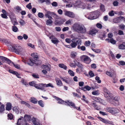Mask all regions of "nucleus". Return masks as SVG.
<instances>
[{
  "mask_svg": "<svg viewBox=\"0 0 125 125\" xmlns=\"http://www.w3.org/2000/svg\"><path fill=\"white\" fill-rule=\"evenodd\" d=\"M74 30L79 33L84 34L86 33V28L83 24H79L75 23L73 26Z\"/></svg>",
  "mask_w": 125,
  "mask_h": 125,
  "instance_id": "obj_1",
  "label": "nucleus"
},
{
  "mask_svg": "<svg viewBox=\"0 0 125 125\" xmlns=\"http://www.w3.org/2000/svg\"><path fill=\"white\" fill-rule=\"evenodd\" d=\"M8 47L9 50L18 54H19L20 53L22 52L24 50L23 48L19 45L12 46L11 45H8Z\"/></svg>",
  "mask_w": 125,
  "mask_h": 125,
  "instance_id": "obj_2",
  "label": "nucleus"
},
{
  "mask_svg": "<svg viewBox=\"0 0 125 125\" xmlns=\"http://www.w3.org/2000/svg\"><path fill=\"white\" fill-rule=\"evenodd\" d=\"M32 57L30 58L27 61L28 64L31 66L33 65L35 62H37L39 59L37 53H34L31 54Z\"/></svg>",
  "mask_w": 125,
  "mask_h": 125,
  "instance_id": "obj_3",
  "label": "nucleus"
},
{
  "mask_svg": "<svg viewBox=\"0 0 125 125\" xmlns=\"http://www.w3.org/2000/svg\"><path fill=\"white\" fill-rule=\"evenodd\" d=\"M103 90L105 93L104 94V97L108 100L113 97V95L110 93L109 91L105 87H104Z\"/></svg>",
  "mask_w": 125,
  "mask_h": 125,
  "instance_id": "obj_4",
  "label": "nucleus"
},
{
  "mask_svg": "<svg viewBox=\"0 0 125 125\" xmlns=\"http://www.w3.org/2000/svg\"><path fill=\"white\" fill-rule=\"evenodd\" d=\"M0 58L1 59L2 61H6V62L8 64L10 65V64H13L15 67L18 69L20 68L18 64H15L13 62H11L10 60L7 58L3 56H0Z\"/></svg>",
  "mask_w": 125,
  "mask_h": 125,
  "instance_id": "obj_5",
  "label": "nucleus"
},
{
  "mask_svg": "<svg viewBox=\"0 0 125 125\" xmlns=\"http://www.w3.org/2000/svg\"><path fill=\"white\" fill-rule=\"evenodd\" d=\"M81 60L86 64H89L91 61L90 58L88 56L83 55L80 57Z\"/></svg>",
  "mask_w": 125,
  "mask_h": 125,
  "instance_id": "obj_6",
  "label": "nucleus"
},
{
  "mask_svg": "<svg viewBox=\"0 0 125 125\" xmlns=\"http://www.w3.org/2000/svg\"><path fill=\"white\" fill-rule=\"evenodd\" d=\"M106 111L107 112L111 113L112 114L118 113L119 112V110L115 108L108 107L106 108Z\"/></svg>",
  "mask_w": 125,
  "mask_h": 125,
  "instance_id": "obj_7",
  "label": "nucleus"
},
{
  "mask_svg": "<svg viewBox=\"0 0 125 125\" xmlns=\"http://www.w3.org/2000/svg\"><path fill=\"white\" fill-rule=\"evenodd\" d=\"M80 39H78L77 38H75L71 40L72 42L71 43L72 48H75L77 45L79 40Z\"/></svg>",
  "mask_w": 125,
  "mask_h": 125,
  "instance_id": "obj_8",
  "label": "nucleus"
},
{
  "mask_svg": "<svg viewBox=\"0 0 125 125\" xmlns=\"http://www.w3.org/2000/svg\"><path fill=\"white\" fill-rule=\"evenodd\" d=\"M52 35L51 34L49 35H47V36L49 37L50 39H51V41L54 44H56L59 42V41L52 34Z\"/></svg>",
  "mask_w": 125,
  "mask_h": 125,
  "instance_id": "obj_9",
  "label": "nucleus"
},
{
  "mask_svg": "<svg viewBox=\"0 0 125 125\" xmlns=\"http://www.w3.org/2000/svg\"><path fill=\"white\" fill-rule=\"evenodd\" d=\"M98 118L100 121L106 124H109L111 125H114L113 122L112 121H110L108 120L103 118L100 117H98Z\"/></svg>",
  "mask_w": 125,
  "mask_h": 125,
  "instance_id": "obj_10",
  "label": "nucleus"
},
{
  "mask_svg": "<svg viewBox=\"0 0 125 125\" xmlns=\"http://www.w3.org/2000/svg\"><path fill=\"white\" fill-rule=\"evenodd\" d=\"M64 15L69 17L73 18L75 17V15L74 13L70 11H66L64 13Z\"/></svg>",
  "mask_w": 125,
  "mask_h": 125,
  "instance_id": "obj_11",
  "label": "nucleus"
},
{
  "mask_svg": "<svg viewBox=\"0 0 125 125\" xmlns=\"http://www.w3.org/2000/svg\"><path fill=\"white\" fill-rule=\"evenodd\" d=\"M124 18V17L122 16L118 17L114 19L113 20V22L116 23L120 22L121 21V19H123Z\"/></svg>",
  "mask_w": 125,
  "mask_h": 125,
  "instance_id": "obj_12",
  "label": "nucleus"
},
{
  "mask_svg": "<svg viewBox=\"0 0 125 125\" xmlns=\"http://www.w3.org/2000/svg\"><path fill=\"white\" fill-rule=\"evenodd\" d=\"M65 21L63 19H61L59 20H56L54 22V24L56 25H60L62 24Z\"/></svg>",
  "mask_w": 125,
  "mask_h": 125,
  "instance_id": "obj_13",
  "label": "nucleus"
},
{
  "mask_svg": "<svg viewBox=\"0 0 125 125\" xmlns=\"http://www.w3.org/2000/svg\"><path fill=\"white\" fill-rule=\"evenodd\" d=\"M98 30L96 29H93L89 31L88 34L92 35H95L96 33L97 32Z\"/></svg>",
  "mask_w": 125,
  "mask_h": 125,
  "instance_id": "obj_14",
  "label": "nucleus"
},
{
  "mask_svg": "<svg viewBox=\"0 0 125 125\" xmlns=\"http://www.w3.org/2000/svg\"><path fill=\"white\" fill-rule=\"evenodd\" d=\"M35 88L37 89L41 90L44 89V87H45V84L42 83L37 84Z\"/></svg>",
  "mask_w": 125,
  "mask_h": 125,
  "instance_id": "obj_15",
  "label": "nucleus"
},
{
  "mask_svg": "<svg viewBox=\"0 0 125 125\" xmlns=\"http://www.w3.org/2000/svg\"><path fill=\"white\" fill-rule=\"evenodd\" d=\"M56 99L58 101L57 102L58 103L60 104H64L66 105L67 101H65L62 100V99L57 97H56Z\"/></svg>",
  "mask_w": 125,
  "mask_h": 125,
  "instance_id": "obj_16",
  "label": "nucleus"
},
{
  "mask_svg": "<svg viewBox=\"0 0 125 125\" xmlns=\"http://www.w3.org/2000/svg\"><path fill=\"white\" fill-rule=\"evenodd\" d=\"M61 79L64 82L68 84H69L72 82V80L69 78H61Z\"/></svg>",
  "mask_w": 125,
  "mask_h": 125,
  "instance_id": "obj_17",
  "label": "nucleus"
},
{
  "mask_svg": "<svg viewBox=\"0 0 125 125\" xmlns=\"http://www.w3.org/2000/svg\"><path fill=\"white\" fill-rule=\"evenodd\" d=\"M94 13L92 12L90 13L88 16V18L90 20H93L96 19V17Z\"/></svg>",
  "mask_w": 125,
  "mask_h": 125,
  "instance_id": "obj_18",
  "label": "nucleus"
},
{
  "mask_svg": "<svg viewBox=\"0 0 125 125\" xmlns=\"http://www.w3.org/2000/svg\"><path fill=\"white\" fill-rule=\"evenodd\" d=\"M75 105V104L72 101L70 102L69 100L67 101V103L66 104V105L68 106H72L73 108Z\"/></svg>",
  "mask_w": 125,
  "mask_h": 125,
  "instance_id": "obj_19",
  "label": "nucleus"
},
{
  "mask_svg": "<svg viewBox=\"0 0 125 125\" xmlns=\"http://www.w3.org/2000/svg\"><path fill=\"white\" fill-rule=\"evenodd\" d=\"M79 89L85 91L86 90H90L91 88L88 85H86L84 87H82L81 88L80 87Z\"/></svg>",
  "mask_w": 125,
  "mask_h": 125,
  "instance_id": "obj_20",
  "label": "nucleus"
},
{
  "mask_svg": "<svg viewBox=\"0 0 125 125\" xmlns=\"http://www.w3.org/2000/svg\"><path fill=\"white\" fill-rule=\"evenodd\" d=\"M75 63L76 64V65L79 68L81 71H82L83 68V65L79 62H77V60L76 63Z\"/></svg>",
  "mask_w": 125,
  "mask_h": 125,
  "instance_id": "obj_21",
  "label": "nucleus"
},
{
  "mask_svg": "<svg viewBox=\"0 0 125 125\" xmlns=\"http://www.w3.org/2000/svg\"><path fill=\"white\" fill-rule=\"evenodd\" d=\"M55 81H56L57 84V85L59 86H62V83L61 81L59 78H56Z\"/></svg>",
  "mask_w": 125,
  "mask_h": 125,
  "instance_id": "obj_22",
  "label": "nucleus"
},
{
  "mask_svg": "<svg viewBox=\"0 0 125 125\" xmlns=\"http://www.w3.org/2000/svg\"><path fill=\"white\" fill-rule=\"evenodd\" d=\"M12 105L10 103H7L6 104V109L7 110L10 111L11 109Z\"/></svg>",
  "mask_w": 125,
  "mask_h": 125,
  "instance_id": "obj_23",
  "label": "nucleus"
},
{
  "mask_svg": "<svg viewBox=\"0 0 125 125\" xmlns=\"http://www.w3.org/2000/svg\"><path fill=\"white\" fill-rule=\"evenodd\" d=\"M118 48L120 49H125V42H123L122 44H119L118 45Z\"/></svg>",
  "mask_w": 125,
  "mask_h": 125,
  "instance_id": "obj_24",
  "label": "nucleus"
},
{
  "mask_svg": "<svg viewBox=\"0 0 125 125\" xmlns=\"http://www.w3.org/2000/svg\"><path fill=\"white\" fill-rule=\"evenodd\" d=\"M59 67L65 70H66L67 67L66 65L63 63H60L58 65Z\"/></svg>",
  "mask_w": 125,
  "mask_h": 125,
  "instance_id": "obj_25",
  "label": "nucleus"
},
{
  "mask_svg": "<svg viewBox=\"0 0 125 125\" xmlns=\"http://www.w3.org/2000/svg\"><path fill=\"white\" fill-rule=\"evenodd\" d=\"M105 32L100 34L99 35L98 37L100 38L101 40H103L104 38H105Z\"/></svg>",
  "mask_w": 125,
  "mask_h": 125,
  "instance_id": "obj_26",
  "label": "nucleus"
},
{
  "mask_svg": "<svg viewBox=\"0 0 125 125\" xmlns=\"http://www.w3.org/2000/svg\"><path fill=\"white\" fill-rule=\"evenodd\" d=\"M25 119L28 121H30L31 119V116L29 115H25L24 116Z\"/></svg>",
  "mask_w": 125,
  "mask_h": 125,
  "instance_id": "obj_27",
  "label": "nucleus"
},
{
  "mask_svg": "<svg viewBox=\"0 0 125 125\" xmlns=\"http://www.w3.org/2000/svg\"><path fill=\"white\" fill-rule=\"evenodd\" d=\"M30 101L33 104H36L37 103L38 101L34 97H31Z\"/></svg>",
  "mask_w": 125,
  "mask_h": 125,
  "instance_id": "obj_28",
  "label": "nucleus"
},
{
  "mask_svg": "<svg viewBox=\"0 0 125 125\" xmlns=\"http://www.w3.org/2000/svg\"><path fill=\"white\" fill-rule=\"evenodd\" d=\"M93 106L95 109L97 110H101V109L100 108V106H98L95 104L94 103H93Z\"/></svg>",
  "mask_w": 125,
  "mask_h": 125,
  "instance_id": "obj_29",
  "label": "nucleus"
},
{
  "mask_svg": "<svg viewBox=\"0 0 125 125\" xmlns=\"http://www.w3.org/2000/svg\"><path fill=\"white\" fill-rule=\"evenodd\" d=\"M52 22V21L51 19H48L46 21V24L47 25H51Z\"/></svg>",
  "mask_w": 125,
  "mask_h": 125,
  "instance_id": "obj_30",
  "label": "nucleus"
},
{
  "mask_svg": "<svg viewBox=\"0 0 125 125\" xmlns=\"http://www.w3.org/2000/svg\"><path fill=\"white\" fill-rule=\"evenodd\" d=\"M12 31L14 32H16L18 31V28L16 26H12Z\"/></svg>",
  "mask_w": 125,
  "mask_h": 125,
  "instance_id": "obj_31",
  "label": "nucleus"
},
{
  "mask_svg": "<svg viewBox=\"0 0 125 125\" xmlns=\"http://www.w3.org/2000/svg\"><path fill=\"white\" fill-rule=\"evenodd\" d=\"M76 52L73 51L71 53V56L72 58H74L76 57Z\"/></svg>",
  "mask_w": 125,
  "mask_h": 125,
  "instance_id": "obj_32",
  "label": "nucleus"
},
{
  "mask_svg": "<svg viewBox=\"0 0 125 125\" xmlns=\"http://www.w3.org/2000/svg\"><path fill=\"white\" fill-rule=\"evenodd\" d=\"M73 62H74V63H70V66L72 67H75L76 65V64L75 63H76V60H75L73 61Z\"/></svg>",
  "mask_w": 125,
  "mask_h": 125,
  "instance_id": "obj_33",
  "label": "nucleus"
},
{
  "mask_svg": "<svg viewBox=\"0 0 125 125\" xmlns=\"http://www.w3.org/2000/svg\"><path fill=\"white\" fill-rule=\"evenodd\" d=\"M43 67L44 69L48 71H50L51 69L50 67L47 65H44Z\"/></svg>",
  "mask_w": 125,
  "mask_h": 125,
  "instance_id": "obj_34",
  "label": "nucleus"
},
{
  "mask_svg": "<svg viewBox=\"0 0 125 125\" xmlns=\"http://www.w3.org/2000/svg\"><path fill=\"white\" fill-rule=\"evenodd\" d=\"M92 94L94 95H97L99 94V90H96L93 91L92 92Z\"/></svg>",
  "mask_w": 125,
  "mask_h": 125,
  "instance_id": "obj_35",
  "label": "nucleus"
},
{
  "mask_svg": "<svg viewBox=\"0 0 125 125\" xmlns=\"http://www.w3.org/2000/svg\"><path fill=\"white\" fill-rule=\"evenodd\" d=\"M21 103L22 104H24L29 107L30 106V104L24 101H21Z\"/></svg>",
  "mask_w": 125,
  "mask_h": 125,
  "instance_id": "obj_36",
  "label": "nucleus"
},
{
  "mask_svg": "<svg viewBox=\"0 0 125 125\" xmlns=\"http://www.w3.org/2000/svg\"><path fill=\"white\" fill-rule=\"evenodd\" d=\"M29 84L30 86H34L35 87H36V85H37V84H35L34 81L29 82Z\"/></svg>",
  "mask_w": 125,
  "mask_h": 125,
  "instance_id": "obj_37",
  "label": "nucleus"
},
{
  "mask_svg": "<svg viewBox=\"0 0 125 125\" xmlns=\"http://www.w3.org/2000/svg\"><path fill=\"white\" fill-rule=\"evenodd\" d=\"M38 104L41 106L42 107H43L44 106V104H43V102L42 100L39 101H38Z\"/></svg>",
  "mask_w": 125,
  "mask_h": 125,
  "instance_id": "obj_38",
  "label": "nucleus"
},
{
  "mask_svg": "<svg viewBox=\"0 0 125 125\" xmlns=\"http://www.w3.org/2000/svg\"><path fill=\"white\" fill-rule=\"evenodd\" d=\"M91 44V42L89 41H86L84 43V45L86 46H89Z\"/></svg>",
  "mask_w": 125,
  "mask_h": 125,
  "instance_id": "obj_39",
  "label": "nucleus"
},
{
  "mask_svg": "<svg viewBox=\"0 0 125 125\" xmlns=\"http://www.w3.org/2000/svg\"><path fill=\"white\" fill-rule=\"evenodd\" d=\"M7 116L8 117V119H9L10 120H12L13 119V116L11 114H8Z\"/></svg>",
  "mask_w": 125,
  "mask_h": 125,
  "instance_id": "obj_40",
  "label": "nucleus"
},
{
  "mask_svg": "<svg viewBox=\"0 0 125 125\" xmlns=\"http://www.w3.org/2000/svg\"><path fill=\"white\" fill-rule=\"evenodd\" d=\"M68 73L71 76H74V75L73 72L71 70H69L68 71Z\"/></svg>",
  "mask_w": 125,
  "mask_h": 125,
  "instance_id": "obj_41",
  "label": "nucleus"
},
{
  "mask_svg": "<svg viewBox=\"0 0 125 125\" xmlns=\"http://www.w3.org/2000/svg\"><path fill=\"white\" fill-rule=\"evenodd\" d=\"M110 42L113 44H115L116 43V41L114 40L113 38H111L110 41Z\"/></svg>",
  "mask_w": 125,
  "mask_h": 125,
  "instance_id": "obj_42",
  "label": "nucleus"
},
{
  "mask_svg": "<svg viewBox=\"0 0 125 125\" xmlns=\"http://www.w3.org/2000/svg\"><path fill=\"white\" fill-rule=\"evenodd\" d=\"M38 17L40 18H43L44 16V15L42 13V12H39L38 14Z\"/></svg>",
  "mask_w": 125,
  "mask_h": 125,
  "instance_id": "obj_43",
  "label": "nucleus"
},
{
  "mask_svg": "<svg viewBox=\"0 0 125 125\" xmlns=\"http://www.w3.org/2000/svg\"><path fill=\"white\" fill-rule=\"evenodd\" d=\"M119 27L120 29L123 30L125 29V26L124 24H122L119 25Z\"/></svg>",
  "mask_w": 125,
  "mask_h": 125,
  "instance_id": "obj_44",
  "label": "nucleus"
},
{
  "mask_svg": "<svg viewBox=\"0 0 125 125\" xmlns=\"http://www.w3.org/2000/svg\"><path fill=\"white\" fill-rule=\"evenodd\" d=\"M96 26L97 28L100 29H101L102 27V24L99 23H98L96 24Z\"/></svg>",
  "mask_w": 125,
  "mask_h": 125,
  "instance_id": "obj_45",
  "label": "nucleus"
},
{
  "mask_svg": "<svg viewBox=\"0 0 125 125\" xmlns=\"http://www.w3.org/2000/svg\"><path fill=\"white\" fill-rule=\"evenodd\" d=\"M82 97H83V98H81V100H83L86 103H88V101L87 100H86V98H85V97L84 95H83Z\"/></svg>",
  "mask_w": 125,
  "mask_h": 125,
  "instance_id": "obj_46",
  "label": "nucleus"
},
{
  "mask_svg": "<svg viewBox=\"0 0 125 125\" xmlns=\"http://www.w3.org/2000/svg\"><path fill=\"white\" fill-rule=\"evenodd\" d=\"M82 43V41L81 40H79V42L78 43L77 45V48L78 49H80V45H81Z\"/></svg>",
  "mask_w": 125,
  "mask_h": 125,
  "instance_id": "obj_47",
  "label": "nucleus"
},
{
  "mask_svg": "<svg viewBox=\"0 0 125 125\" xmlns=\"http://www.w3.org/2000/svg\"><path fill=\"white\" fill-rule=\"evenodd\" d=\"M19 23L21 26H23L25 24L24 21L22 20H21L19 21Z\"/></svg>",
  "mask_w": 125,
  "mask_h": 125,
  "instance_id": "obj_48",
  "label": "nucleus"
},
{
  "mask_svg": "<svg viewBox=\"0 0 125 125\" xmlns=\"http://www.w3.org/2000/svg\"><path fill=\"white\" fill-rule=\"evenodd\" d=\"M89 73L90 76L91 77H93L94 76V73H93L92 71H90L89 72Z\"/></svg>",
  "mask_w": 125,
  "mask_h": 125,
  "instance_id": "obj_49",
  "label": "nucleus"
},
{
  "mask_svg": "<svg viewBox=\"0 0 125 125\" xmlns=\"http://www.w3.org/2000/svg\"><path fill=\"white\" fill-rule=\"evenodd\" d=\"M33 123L34 125H40V123L38 122L36 120H33Z\"/></svg>",
  "mask_w": 125,
  "mask_h": 125,
  "instance_id": "obj_50",
  "label": "nucleus"
},
{
  "mask_svg": "<svg viewBox=\"0 0 125 125\" xmlns=\"http://www.w3.org/2000/svg\"><path fill=\"white\" fill-rule=\"evenodd\" d=\"M26 7L28 9H31L32 8V6L31 5V3H30L28 4H27L26 6Z\"/></svg>",
  "mask_w": 125,
  "mask_h": 125,
  "instance_id": "obj_51",
  "label": "nucleus"
},
{
  "mask_svg": "<svg viewBox=\"0 0 125 125\" xmlns=\"http://www.w3.org/2000/svg\"><path fill=\"white\" fill-rule=\"evenodd\" d=\"M4 110V106L2 105L0 107V112H2Z\"/></svg>",
  "mask_w": 125,
  "mask_h": 125,
  "instance_id": "obj_52",
  "label": "nucleus"
},
{
  "mask_svg": "<svg viewBox=\"0 0 125 125\" xmlns=\"http://www.w3.org/2000/svg\"><path fill=\"white\" fill-rule=\"evenodd\" d=\"M92 50L94 52H96L97 53H99L100 51L101 50L99 49H92Z\"/></svg>",
  "mask_w": 125,
  "mask_h": 125,
  "instance_id": "obj_53",
  "label": "nucleus"
},
{
  "mask_svg": "<svg viewBox=\"0 0 125 125\" xmlns=\"http://www.w3.org/2000/svg\"><path fill=\"white\" fill-rule=\"evenodd\" d=\"M12 110L13 111L17 112L18 111V108L16 106H15L12 108Z\"/></svg>",
  "mask_w": 125,
  "mask_h": 125,
  "instance_id": "obj_54",
  "label": "nucleus"
},
{
  "mask_svg": "<svg viewBox=\"0 0 125 125\" xmlns=\"http://www.w3.org/2000/svg\"><path fill=\"white\" fill-rule=\"evenodd\" d=\"M113 33H109L108 34V38H112V37H113Z\"/></svg>",
  "mask_w": 125,
  "mask_h": 125,
  "instance_id": "obj_55",
  "label": "nucleus"
},
{
  "mask_svg": "<svg viewBox=\"0 0 125 125\" xmlns=\"http://www.w3.org/2000/svg\"><path fill=\"white\" fill-rule=\"evenodd\" d=\"M109 15L111 16H114V11L112 10L109 12Z\"/></svg>",
  "mask_w": 125,
  "mask_h": 125,
  "instance_id": "obj_56",
  "label": "nucleus"
},
{
  "mask_svg": "<svg viewBox=\"0 0 125 125\" xmlns=\"http://www.w3.org/2000/svg\"><path fill=\"white\" fill-rule=\"evenodd\" d=\"M100 9L102 11H104V6L103 5H101L100 7Z\"/></svg>",
  "mask_w": 125,
  "mask_h": 125,
  "instance_id": "obj_57",
  "label": "nucleus"
},
{
  "mask_svg": "<svg viewBox=\"0 0 125 125\" xmlns=\"http://www.w3.org/2000/svg\"><path fill=\"white\" fill-rule=\"evenodd\" d=\"M1 16L4 19H7L8 18L6 14H1Z\"/></svg>",
  "mask_w": 125,
  "mask_h": 125,
  "instance_id": "obj_58",
  "label": "nucleus"
},
{
  "mask_svg": "<svg viewBox=\"0 0 125 125\" xmlns=\"http://www.w3.org/2000/svg\"><path fill=\"white\" fill-rule=\"evenodd\" d=\"M113 4L114 6H117L118 4V2L117 1H115L113 2Z\"/></svg>",
  "mask_w": 125,
  "mask_h": 125,
  "instance_id": "obj_59",
  "label": "nucleus"
},
{
  "mask_svg": "<svg viewBox=\"0 0 125 125\" xmlns=\"http://www.w3.org/2000/svg\"><path fill=\"white\" fill-rule=\"evenodd\" d=\"M5 44L7 45L8 46L9 45H11V43L10 42L8 41V40L6 39V41L4 42Z\"/></svg>",
  "mask_w": 125,
  "mask_h": 125,
  "instance_id": "obj_60",
  "label": "nucleus"
},
{
  "mask_svg": "<svg viewBox=\"0 0 125 125\" xmlns=\"http://www.w3.org/2000/svg\"><path fill=\"white\" fill-rule=\"evenodd\" d=\"M52 16L54 18H56V19H58L59 17V16L57 14L54 13L52 15Z\"/></svg>",
  "mask_w": 125,
  "mask_h": 125,
  "instance_id": "obj_61",
  "label": "nucleus"
},
{
  "mask_svg": "<svg viewBox=\"0 0 125 125\" xmlns=\"http://www.w3.org/2000/svg\"><path fill=\"white\" fill-rule=\"evenodd\" d=\"M52 5L53 6L56 7L57 6L58 4L56 2L54 1L52 3Z\"/></svg>",
  "mask_w": 125,
  "mask_h": 125,
  "instance_id": "obj_62",
  "label": "nucleus"
},
{
  "mask_svg": "<svg viewBox=\"0 0 125 125\" xmlns=\"http://www.w3.org/2000/svg\"><path fill=\"white\" fill-rule=\"evenodd\" d=\"M73 94L75 96L79 98H81V96L77 93L73 92Z\"/></svg>",
  "mask_w": 125,
  "mask_h": 125,
  "instance_id": "obj_63",
  "label": "nucleus"
},
{
  "mask_svg": "<svg viewBox=\"0 0 125 125\" xmlns=\"http://www.w3.org/2000/svg\"><path fill=\"white\" fill-rule=\"evenodd\" d=\"M65 40L66 42L68 43H70L71 42V39L70 38H66Z\"/></svg>",
  "mask_w": 125,
  "mask_h": 125,
  "instance_id": "obj_64",
  "label": "nucleus"
}]
</instances>
